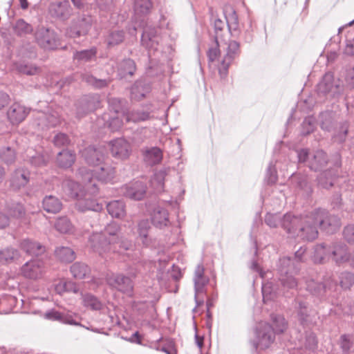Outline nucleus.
<instances>
[{"label": "nucleus", "instance_id": "35", "mask_svg": "<svg viewBox=\"0 0 354 354\" xmlns=\"http://www.w3.org/2000/svg\"><path fill=\"white\" fill-rule=\"evenodd\" d=\"M107 211L112 217L122 218L125 214L124 205L122 202L115 201L107 205Z\"/></svg>", "mask_w": 354, "mask_h": 354}, {"label": "nucleus", "instance_id": "64", "mask_svg": "<svg viewBox=\"0 0 354 354\" xmlns=\"http://www.w3.org/2000/svg\"><path fill=\"white\" fill-rule=\"evenodd\" d=\"M345 82L347 86L351 88H354V66L346 68L345 73Z\"/></svg>", "mask_w": 354, "mask_h": 354}, {"label": "nucleus", "instance_id": "43", "mask_svg": "<svg viewBox=\"0 0 354 354\" xmlns=\"http://www.w3.org/2000/svg\"><path fill=\"white\" fill-rule=\"evenodd\" d=\"M243 32H241L239 37H241L245 43H251L254 38V29L252 26V20L250 17H248V24H243Z\"/></svg>", "mask_w": 354, "mask_h": 354}, {"label": "nucleus", "instance_id": "58", "mask_svg": "<svg viewBox=\"0 0 354 354\" xmlns=\"http://www.w3.org/2000/svg\"><path fill=\"white\" fill-rule=\"evenodd\" d=\"M339 342L342 354H350V350L353 346V342L350 339L349 335H342L339 338Z\"/></svg>", "mask_w": 354, "mask_h": 354}, {"label": "nucleus", "instance_id": "39", "mask_svg": "<svg viewBox=\"0 0 354 354\" xmlns=\"http://www.w3.org/2000/svg\"><path fill=\"white\" fill-rule=\"evenodd\" d=\"M297 158V164L299 166H305L308 167L312 153L308 148H298L295 150Z\"/></svg>", "mask_w": 354, "mask_h": 354}, {"label": "nucleus", "instance_id": "11", "mask_svg": "<svg viewBox=\"0 0 354 354\" xmlns=\"http://www.w3.org/2000/svg\"><path fill=\"white\" fill-rule=\"evenodd\" d=\"M302 216H297L290 212L283 214L281 217V227L290 236L295 237L301 223Z\"/></svg>", "mask_w": 354, "mask_h": 354}, {"label": "nucleus", "instance_id": "32", "mask_svg": "<svg viewBox=\"0 0 354 354\" xmlns=\"http://www.w3.org/2000/svg\"><path fill=\"white\" fill-rule=\"evenodd\" d=\"M110 149L114 156L124 157L127 156L128 144L123 139H117L110 143Z\"/></svg>", "mask_w": 354, "mask_h": 354}, {"label": "nucleus", "instance_id": "9", "mask_svg": "<svg viewBox=\"0 0 354 354\" xmlns=\"http://www.w3.org/2000/svg\"><path fill=\"white\" fill-rule=\"evenodd\" d=\"M239 48L240 43L239 41L236 40L230 41L227 48V53L221 61V66L218 68V73L221 79H224L227 77L230 64L240 53Z\"/></svg>", "mask_w": 354, "mask_h": 354}, {"label": "nucleus", "instance_id": "31", "mask_svg": "<svg viewBox=\"0 0 354 354\" xmlns=\"http://www.w3.org/2000/svg\"><path fill=\"white\" fill-rule=\"evenodd\" d=\"M62 205L59 200L53 196H48L43 200V208L49 213H57L62 209Z\"/></svg>", "mask_w": 354, "mask_h": 354}, {"label": "nucleus", "instance_id": "12", "mask_svg": "<svg viewBox=\"0 0 354 354\" xmlns=\"http://www.w3.org/2000/svg\"><path fill=\"white\" fill-rule=\"evenodd\" d=\"M29 113V110L24 105L15 102L8 110L7 117L12 124H18L23 122Z\"/></svg>", "mask_w": 354, "mask_h": 354}, {"label": "nucleus", "instance_id": "18", "mask_svg": "<svg viewBox=\"0 0 354 354\" xmlns=\"http://www.w3.org/2000/svg\"><path fill=\"white\" fill-rule=\"evenodd\" d=\"M225 18L228 30L232 37L239 38L241 35L239 16L236 10L231 8L230 10L225 12Z\"/></svg>", "mask_w": 354, "mask_h": 354}, {"label": "nucleus", "instance_id": "22", "mask_svg": "<svg viewBox=\"0 0 354 354\" xmlns=\"http://www.w3.org/2000/svg\"><path fill=\"white\" fill-rule=\"evenodd\" d=\"M328 283L310 279L306 282V290L313 296L323 299L327 292Z\"/></svg>", "mask_w": 354, "mask_h": 354}, {"label": "nucleus", "instance_id": "4", "mask_svg": "<svg viewBox=\"0 0 354 354\" xmlns=\"http://www.w3.org/2000/svg\"><path fill=\"white\" fill-rule=\"evenodd\" d=\"M313 211L321 231L326 234H334L339 231L342 225L339 216L331 214L327 209L321 207L316 208Z\"/></svg>", "mask_w": 354, "mask_h": 354}, {"label": "nucleus", "instance_id": "17", "mask_svg": "<svg viewBox=\"0 0 354 354\" xmlns=\"http://www.w3.org/2000/svg\"><path fill=\"white\" fill-rule=\"evenodd\" d=\"M291 182L294 186L304 192L306 197L311 196L313 189L311 183L308 181L307 176L300 173H293L291 175Z\"/></svg>", "mask_w": 354, "mask_h": 354}, {"label": "nucleus", "instance_id": "21", "mask_svg": "<svg viewBox=\"0 0 354 354\" xmlns=\"http://www.w3.org/2000/svg\"><path fill=\"white\" fill-rule=\"evenodd\" d=\"M334 87H337L334 83V75L332 72L326 73L317 85L316 91L323 96L329 93Z\"/></svg>", "mask_w": 354, "mask_h": 354}, {"label": "nucleus", "instance_id": "57", "mask_svg": "<svg viewBox=\"0 0 354 354\" xmlns=\"http://www.w3.org/2000/svg\"><path fill=\"white\" fill-rule=\"evenodd\" d=\"M261 292L264 303L268 301L274 300L277 298V292L273 290V288L270 285H263Z\"/></svg>", "mask_w": 354, "mask_h": 354}, {"label": "nucleus", "instance_id": "2", "mask_svg": "<svg viewBox=\"0 0 354 354\" xmlns=\"http://www.w3.org/2000/svg\"><path fill=\"white\" fill-rule=\"evenodd\" d=\"M300 268L294 263L290 256H283L279 259L276 264V271L280 286L285 297H289L285 290H295L297 287V281L295 277Z\"/></svg>", "mask_w": 354, "mask_h": 354}, {"label": "nucleus", "instance_id": "52", "mask_svg": "<svg viewBox=\"0 0 354 354\" xmlns=\"http://www.w3.org/2000/svg\"><path fill=\"white\" fill-rule=\"evenodd\" d=\"M149 229H150V223L147 219L142 220L141 221H140L138 223V231L139 236L140 238L143 239L142 243L144 245H147V239L148 236V233H149Z\"/></svg>", "mask_w": 354, "mask_h": 354}, {"label": "nucleus", "instance_id": "63", "mask_svg": "<svg viewBox=\"0 0 354 354\" xmlns=\"http://www.w3.org/2000/svg\"><path fill=\"white\" fill-rule=\"evenodd\" d=\"M124 39V33L122 31L112 32L108 38V44L110 46L117 45Z\"/></svg>", "mask_w": 354, "mask_h": 354}, {"label": "nucleus", "instance_id": "19", "mask_svg": "<svg viewBox=\"0 0 354 354\" xmlns=\"http://www.w3.org/2000/svg\"><path fill=\"white\" fill-rule=\"evenodd\" d=\"M36 38L41 46L46 49H54L57 47L55 35L48 29L42 28L36 34Z\"/></svg>", "mask_w": 354, "mask_h": 354}, {"label": "nucleus", "instance_id": "54", "mask_svg": "<svg viewBox=\"0 0 354 354\" xmlns=\"http://www.w3.org/2000/svg\"><path fill=\"white\" fill-rule=\"evenodd\" d=\"M96 55V50L91 48L90 50H85L82 51H77L73 57L75 59L78 61L88 62L94 57Z\"/></svg>", "mask_w": 354, "mask_h": 354}, {"label": "nucleus", "instance_id": "6", "mask_svg": "<svg viewBox=\"0 0 354 354\" xmlns=\"http://www.w3.org/2000/svg\"><path fill=\"white\" fill-rule=\"evenodd\" d=\"M275 335L270 324H260L255 328V337L250 344L255 351L259 352L268 348L274 341Z\"/></svg>", "mask_w": 354, "mask_h": 354}, {"label": "nucleus", "instance_id": "26", "mask_svg": "<svg viewBox=\"0 0 354 354\" xmlns=\"http://www.w3.org/2000/svg\"><path fill=\"white\" fill-rule=\"evenodd\" d=\"M151 82L140 80L134 82V100H140L151 91Z\"/></svg>", "mask_w": 354, "mask_h": 354}, {"label": "nucleus", "instance_id": "14", "mask_svg": "<svg viewBox=\"0 0 354 354\" xmlns=\"http://www.w3.org/2000/svg\"><path fill=\"white\" fill-rule=\"evenodd\" d=\"M144 162L150 167L160 164L163 158L162 151L158 147H146L141 150Z\"/></svg>", "mask_w": 354, "mask_h": 354}, {"label": "nucleus", "instance_id": "7", "mask_svg": "<svg viewBox=\"0 0 354 354\" xmlns=\"http://www.w3.org/2000/svg\"><path fill=\"white\" fill-rule=\"evenodd\" d=\"M318 223L315 220L313 210L308 214L302 216L297 237L307 241H313L318 236Z\"/></svg>", "mask_w": 354, "mask_h": 354}, {"label": "nucleus", "instance_id": "16", "mask_svg": "<svg viewBox=\"0 0 354 354\" xmlns=\"http://www.w3.org/2000/svg\"><path fill=\"white\" fill-rule=\"evenodd\" d=\"M151 221V223L159 229L168 226L170 224L168 210L160 206L155 207L153 209Z\"/></svg>", "mask_w": 354, "mask_h": 354}, {"label": "nucleus", "instance_id": "49", "mask_svg": "<svg viewBox=\"0 0 354 354\" xmlns=\"http://www.w3.org/2000/svg\"><path fill=\"white\" fill-rule=\"evenodd\" d=\"M65 192L68 193V194L71 198H77L82 194H80L81 188L80 185L74 181H67L64 184Z\"/></svg>", "mask_w": 354, "mask_h": 354}, {"label": "nucleus", "instance_id": "36", "mask_svg": "<svg viewBox=\"0 0 354 354\" xmlns=\"http://www.w3.org/2000/svg\"><path fill=\"white\" fill-rule=\"evenodd\" d=\"M55 291L59 295L69 292L77 293L79 290L77 285L74 282L66 280H60L55 285Z\"/></svg>", "mask_w": 354, "mask_h": 354}, {"label": "nucleus", "instance_id": "29", "mask_svg": "<svg viewBox=\"0 0 354 354\" xmlns=\"http://www.w3.org/2000/svg\"><path fill=\"white\" fill-rule=\"evenodd\" d=\"M75 161V154L71 151L64 150L59 152L57 157V164L59 167L68 168Z\"/></svg>", "mask_w": 354, "mask_h": 354}, {"label": "nucleus", "instance_id": "38", "mask_svg": "<svg viewBox=\"0 0 354 354\" xmlns=\"http://www.w3.org/2000/svg\"><path fill=\"white\" fill-rule=\"evenodd\" d=\"M162 337L154 341L153 347L152 348L156 351H160L165 353L166 354H177V350L175 348V345L173 341L167 340L163 344H160V341L162 340Z\"/></svg>", "mask_w": 354, "mask_h": 354}, {"label": "nucleus", "instance_id": "25", "mask_svg": "<svg viewBox=\"0 0 354 354\" xmlns=\"http://www.w3.org/2000/svg\"><path fill=\"white\" fill-rule=\"evenodd\" d=\"M30 174L23 169H17L15 171L10 181V186L15 190H19L28 183Z\"/></svg>", "mask_w": 354, "mask_h": 354}, {"label": "nucleus", "instance_id": "48", "mask_svg": "<svg viewBox=\"0 0 354 354\" xmlns=\"http://www.w3.org/2000/svg\"><path fill=\"white\" fill-rule=\"evenodd\" d=\"M339 283L344 290H348L354 284V274L351 272H343L339 276Z\"/></svg>", "mask_w": 354, "mask_h": 354}, {"label": "nucleus", "instance_id": "46", "mask_svg": "<svg viewBox=\"0 0 354 354\" xmlns=\"http://www.w3.org/2000/svg\"><path fill=\"white\" fill-rule=\"evenodd\" d=\"M278 180L275 165L270 162L266 169L264 180L269 185H274Z\"/></svg>", "mask_w": 354, "mask_h": 354}, {"label": "nucleus", "instance_id": "55", "mask_svg": "<svg viewBox=\"0 0 354 354\" xmlns=\"http://www.w3.org/2000/svg\"><path fill=\"white\" fill-rule=\"evenodd\" d=\"M214 40L215 46L210 47L207 52V56L208 58V61L209 62H214L221 54V50L219 49V43H218V36H214Z\"/></svg>", "mask_w": 354, "mask_h": 354}, {"label": "nucleus", "instance_id": "61", "mask_svg": "<svg viewBox=\"0 0 354 354\" xmlns=\"http://www.w3.org/2000/svg\"><path fill=\"white\" fill-rule=\"evenodd\" d=\"M154 341H149L139 331L134 332V344H140L149 348L153 347Z\"/></svg>", "mask_w": 354, "mask_h": 354}, {"label": "nucleus", "instance_id": "5", "mask_svg": "<svg viewBox=\"0 0 354 354\" xmlns=\"http://www.w3.org/2000/svg\"><path fill=\"white\" fill-rule=\"evenodd\" d=\"M102 158L101 153L94 149H89L86 152V162L91 165H93L94 169L91 170L92 174L91 178L86 176V179H89V183L87 184L86 189H88L90 186L93 185L94 187H96L95 183L91 184L92 180L97 179L98 180L105 181L108 179L109 174L105 168L98 163L100 162Z\"/></svg>", "mask_w": 354, "mask_h": 354}, {"label": "nucleus", "instance_id": "28", "mask_svg": "<svg viewBox=\"0 0 354 354\" xmlns=\"http://www.w3.org/2000/svg\"><path fill=\"white\" fill-rule=\"evenodd\" d=\"M272 323L270 327L274 331V334L283 333L287 328L288 323L283 315L278 314H271L270 315Z\"/></svg>", "mask_w": 354, "mask_h": 354}, {"label": "nucleus", "instance_id": "45", "mask_svg": "<svg viewBox=\"0 0 354 354\" xmlns=\"http://www.w3.org/2000/svg\"><path fill=\"white\" fill-rule=\"evenodd\" d=\"M13 28L15 34L18 36H24L32 31V26L23 19L17 20Z\"/></svg>", "mask_w": 354, "mask_h": 354}, {"label": "nucleus", "instance_id": "40", "mask_svg": "<svg viewBox=\"0 0 354 354\" xmlns=\"http://www.w3.org/2000/svg\"><path fill=\"white\" fill-rule=\"evenodd\" d=\"M71 272L75 278L82 279L90 273V269L84 263H75L71 267Z\"/></svg>", "mask_w": 354, "mask_h": 354}, {"label": "nucleus", "instance_id": "41", "mask_svg": "<svg viewBox=\"0 0 354 354\" xmlns=\"http://www.w3.org/2000/svg\"><path fill=\"white\" fill-rule=\"evenodd\" d=\"M304 346L306 350L310 352H315L318 348V339L316 334L313 331L305 333Z\"/></svg>", "mask_w": 354, "mask_h": 354}, {"label": "nucleus", "instance_id": "13", "mask_svg": "<svg viewBox=\"0 0 354 354\" xmlns=\"http://www.w3.org/2000/svg\"><path fill=\"white\" fill-rule=\"evenodd\" d=\"M330 258L337 265L347 262L351 258L348 248L343 243H333L330 245Z\"/></svg>", "mask_w": 354, "mask_h": 354}, {"label": "nucleus", "instance_id": "15", "mask_svg": "<svg viewBox=\"0 0 354 354\" xmlns=\"http://www.w3.org/2000/svg\"><path fill=\"white\" fill-rule=\"evenodd\" d=\"M330 245L325 243L316 244L313 247L311 260L314 264H325L330 259Z\"/></svg>", "mask_w": 354, "mask_h": 354}, {"label": "nucleus", "instance_id": "51", "mask_svg": "<svg viewBox=\"0 0 354 354\" xmlns=\"http://www.w3.org/2000/svg\"><path fill=\"white\" fill-rule=\"evenodd\" d=\"M281 216L279 214L266 213L264 221L267 225L271 228H277L281 227Z\"/></svg>", "mask_w": 354, "mask_h": 354}, {"label": "nucleus", "instance_id": "62", "mask_svg": "<svg viewBox=\"0 0 354 354\" xmlns=\"http://www.w3.org/2000/svg\"><path fill=\"white\" fill-rule=\"evenodd\" d=\"M330 205L333 209L340 210L343 208L342 194L339 192L334 193L330 198Z\"/></svg>", "mask_w": 354, "mask_h": 354}, {"label": "nucleus", "instance_id": "3", "mask_svg": "<svg viewBox=\"0 0 354 354\" xmlns=\"http://www.w3.org/2000/svg\"><path fill=\"white\" fill-rule=\"evenodd\" d=\"M291 310L292 317L303 329L316 325L318 312L307 300L295 298L291 303Z\"/></svg>", "mask_w": 354, "mask_h": 354}, {"label": "nucleus", "instance_id": "47", "mask_svg": "<svg viewBox=\"0 0 354 354\" xmlns=\"http://www.w3.org/2000/svg\"><path fill=\"white\" fill-rule=\"evenodd\" d=\"M147 183L140 180L134 182V201L143 199L147 193Z\"/></svg>", "mask_w": 354, "mask_h": 354}, {"label": "nucleus", "instance_id": "34", "mask_svg": "<svg viewBox=\"0 0 354 354\" xmlns=\"http://www.w3.org/2000/svg\"><path fill=\"white\" fill-rule=\"evenodd\" d=\"M57 258L62 262L70 263L75 259L73 250L68 247L58 248L55 251Z\"/></svg>", "mask_w": 354, "mask_h": 354}, {"label": "nucleus", "instance_id": "20", "mask_svg": "<svg viewBox=\"0 0 354 354\" xmlns=\"http://www.w3.org/2000/svg\"><path fill=\"white\" fill-rule=\"evenodd\" d=\"M328 163L327 153L322 149L315 151L309 162L308 168L313 171H322Z\"/></svg>", "mask_w": 354, "mask_h": 354}, {"label": "nucleus", "instance_id": "59", "mask_svg": "<svg viewBox=\"0 0 354 354\" xmlns=\"http://www.w3.org/2000/svg\"><path fill=\"white\" fill-rule=\"evenodd\" d=\"M344 239L349 244L354 245V224H348L342 232Z\"/></svg>", "mask_w": 354, "mask_h": 354}, {"label": "nucleus", "instance_id": "42", "mask_svg": "<svg viewBox=\"0 0 354 354\" xmlns=\"http://www.w3.org/2000/svg\"><path fill=\"white\" fill-rule=\"evenodd\" d=\"M19 257V252L14 248H6L0 250V262L10 263Z\"/></svg>", "mask_w": 354, "mask_h": 354}, {"label": "nucleus", "instance_id": "27", "mask_svg": "<svg viewBox=\"0 0 354 354\" xmlns=\"http://www.w3.org/2000/svg\"><path fill=\"white\" fill-rule=\"evenodd\" d=\"M152 6L151 0H134V24L136 23V17H145L150 12ZM136 31L137 29L134 26V32Z\"/></svg>", "mask_w": 354, "mask_h": 354}, {"label": "nucleus", "instance_id": "23", "mask_svg": "<svg viewBox=\"0 0 354 354\" xmlns=\"http://www.w3.org/2000/svg\"><path fill=\"white\" fill-rule=\"evenodd\" d=\"M320 127L323 131L332 132L335 130L337 123L335 114L332 111H324L319 114Z\"/></svg>", "mask_w": 354, "mask_h": 354}, {"label": "nucleus", "instance_id": "60", "mask_svg": "<svg viewBox=\"0 0 354 354\" xmlns=\"http://www.w3.org/2000/svg\"><path fill=\"white\" fill-rule=\"evenodd\" d=\"M307 251V248L305 246H300L299 248L296 250L293 256H290L291 260L294 262L296 266L300 268V263L304 261V255Z\"/></svg>", "mask_w": 354, "mask_h": 354}, {"label": "nucleus", "instance_id": "37", "mask_svg": "<svg viewBox=\"0 0 354 354\" xmlns=\"http://www.w3.org/2000/svg\"><path fill=\"white\" fill-rule=\"evenodd\" d=\"M316 120L313 115L306 117L301 124L300 135L301 136H307L313 133L315 130Z\"/></svg>", "mask_w": 354, "mask_h": 354}, {"label": "nucleus", "instance_id": "10", "mask_svg": "<svg viewBox=\"0 0 354 354\" xmlns=\"http://www.w3.org/2000/svg\"><path fill=\"white\" fill-rule=\"evenodd\" d=\"M339 176V171L332 167L322 171L316 178L317 187L329 189L334 186Z\"/></svg>", "mask_w": 354, "mask_h": 354}, {"label": "nucleus", "instance_id": "53", "mask_svg": "<svg viewBox=\"0 0 354 354\" xmlns=\"http://www.w3.org/2000/svg\"><path fill=\"white\" fill-rule=\"evenodd\" d=\"M151 104H146V110L134 111V122L147 121L151 118Z\"/></svg>", "mask_w": 354, "mask_h": 354}, {"label": "nucleus", "instance_id": "8", "mask_svg": "<svg viewBox=\"0 0 354 354\" xmlns=\"http://www.w3.org/2000/svg\"><path fill=\"white\" fill-rule=\"evenodd\" d=\"M20 272L26 279L36 280L44 276L46 267L43 261L32 259L22 266Z\"/></svg>", "mask_w": 354, "mask_h": 354}, {"label": "nucleus", "instance_id": "1", "mask_svg": "<svg viewBox=\"0 0 354 354\" xmlns=\"http://www.w3.org/2000/svg\"><path fill=\"white\" fill-rule=\"evenodd\" d=\"M160 37L157 35L154 27H144L141 34V44L147 50L148 64L146 66L145 75L148 77H155L162 74L164 68L161 59L166 58L162 44H160Z\"/></svg>", "mask_w": 354, "mask_h": 354}, {"label": "nucleus", "instance_id": "24", "mask_svg": "<svg viewBox=\"0 0 354 354\" xmlns=\"http://www.w3.org/2000/svg\"><path fill=\"white\" fill-rule=\"evenodd\" d=\"M167 175V170L166 168L160 169L153 174L150 183L156 194H161L164 192L165 181Z\"/></svg>", "mask_w": 354, "mask_h": 354}, {"label": "nucleus", "instance_id": "56", "mask_svg": "<svg viewBox=\"0 0 354 354\" xmlns=\"http://www.w3.org/2000/svg\"><path fill=\"white\" fill-rule=\"evenodd\" d=\"M83 303L85 306L90 307L93 310H99L102 307L101 302L96 297L91 295L84 296Z\"/></svg>", "mask_w": 354, "mask_h": 354}, {"label": "nucleus", "instance_id": "30", "mask_svg": "<svg viewBox=\"0 0 354 354\" xmlns=\"http://www.w3.org/2000/svg\"><path fill=\"white\" fill-rule=\"evenodd\" d=\"M20 247L26 253L32 255H39L44 252V247L39 243L33 242L30 240H24Z\"/></svg>", "mask_w": 354, "mask_h": 354}, {"label": "nucleus", "instance_id": "50", "mask_svg": "<svg viewBox=\"0 0 354 354\" xmlns=\"http://www.w3.org/2000/svg\"><path fill=\"white\" fill-rule=\"evenodd\" d=\"M129 279L122 275L112 274L107 278V283L112 287L118 290H122L123 286Z\"/></svg>", "mask_w": 354, "mask_h": 354}, {"label": "nucleus", "instance_id": "33", "mask_svg": "<svg viewBox=\"0 0 354 354\" xmlns=\"http://www.w3.org/2000/svg\"><path fill=\"white\" fill-rule=\"evenodd\" d=\"M349 122L346 120L339 124L338 129L335 131L333 138L339 144H343L346 140L348 133Z\"/></svg>", "mask_w": 354, "mask_h": 354}, {"label": "nucleus", "instance_id": "44", "mask_svg": "<svg viewBox=\"0 0 354 354\" xmlns=\"http://www.w3.org/2000/svg\"><path fill=\"white\" fill-rule=\"evenodd\" d=\"M55 227L61 233H71L73 232V226L66 217L57 218Z\"/></svg>", "mask_w": 354, "mask_h": 354}]
</instances>
